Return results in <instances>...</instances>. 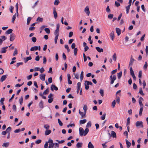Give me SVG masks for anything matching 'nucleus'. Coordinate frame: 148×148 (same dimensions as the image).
Segmentation results:
<instances>
[{
	"mask_svg": "<svg viewBox=\"0 0 148 148\" xmlns=\"http://www.w3.org/2000/svg\"><path fill=\"white\" fill-rule=\"evenodd\" d=\"M139 93H140L141 95L142 96H144L145 95V94L143 93L142 89L141 88H139Z\"/></svg>",
	"mask_w": 148,
	"mask_h": 148,
	"instance_id": "obj_30",
	"label": "nucleus"
},
{
	"mask_svg": "<svg viewBox=\"0 0 148 148\" xmlns=\"http://www.w3.org/2000/svg\"><path fill=\"white\" fill-rule=\"evenodd\" d=\"M116 77L115 75H114L112 76V75H111L110 77V84H113L114 82V81L116 79Z\"/></svg>",
	"mask_w": 148,
	"mask_h": 148,
	"instance_id": "obj_2",
	"label": "nucleus"
},
{
	"mask_svg": "<svg viewBox=\"0 0 148 148\" xmlns=\"http://www.w3.org/2000/svg\"><path fill=\"white\" fill-rule=\"evenodd\" d=\"M106 113H105L103 114V115L101 117V119L102 120H104L106 118Z\"/></svg>",
	"mask_w": 148,
	"mask_h": 148,
	"instance_id": "obj_49",
	"label": "nucleus"
},
{
	"mask_svg": "<svg viewBox=\"0 0 148 148\" xmlns=\"http://www.w3.org/2000/svg\"><path fill=\"white\" fill-rule=\"evenodd\" d=\"M77 48H74V55L75 56L77 55Z\"/></svg>",
	"mask_w": 148,
	"mask_h": 148,
	"instance_id": "obj_45",
	"label": "nucleus"
},
{
	"mask_svg": "<svg viewBox=\"0 0 148 148\" xmlns=\"http://www.w3.org/2000/svg\"><path fill=\"white\" fill-rule=\"evenodd\" d=\"M99 92L100 93L101 95V96L103 97V95H104V94H103L104 92H103V90H102V89H100V91H99Z\"/></svg>",
	"mask_w": 148,
	"mask_h": 148,
	"instance_id": "obj_53",
	"label": "nucleus"
},
{
	"mask_svg": "<svg viewBox=\"0 0 148 148\" xmlns=\"http://www.w3.org/2000/svg\"><path fill=\"white\" fill-rule=\"evenodd\" d=\"M54 145V143H49V148H53Z\"/></svg>",
	"mask_w": 148,
	"mask_h": 148,
	"instance_id": "obj_58",
	"label": "nucleus"
},
{
	"mask_svg": "<svg viewBox=\"0 0 148 148\" xmlns=\"http://www.w3.org/2000/svg\"><path fill=\"white\" fill-rule=\"evenodd\" d=\"M5 100V98H2L1 99L0 101V102L1 103V104L2 105H3V101H4Z\"/></svg>",
	"mask_w": 148,
	"mask_h": 148,
	"instance_id": "obj_64",
	"label": "nucleus"
},
{
	"mask_svg": "<svg viewBox=\"0 0 148 148\" xmlns=\"http://www.w3.org/2000/svg\"><path fill=\"white\" fill-rule=\"evenodd\" d=\"M82 143H78L76 145V147L77 148H79L82 147Z\"/></svg>",
	"mask_w": 148,
	"mask_h": 148,
	"instance_id": "obj_23",
	"label": "nucleus"
},
{
	"mask_svg": "<svg viewBox=\"0 0 148 148\" xmlns=\"http://www.w3.org/2000/svg\"><path fill=\"white\" fill-rule=\"evenodd\" d=\"M95 48L97 50L99 53L102 52H103V49L102 48H100L99 47H96Z\"/></svg>",
	"mask_w": 148,
	"mask_h": 148,
	"instance_id": "obj_17",
	"label": "nucleus"
},
{
	"mask_svg": "<svg viewBox=\"0 0 148 148\" xmlns=\"http://www.w3.org/2000/svg\"><path fill=\"white\" fill-rule=\"evenodd\" d=\"M64 47L65 48L67 49V52H69L70 51V49L69 48L68 45H64Z\"/></svg>",
	"mask_w": 148,
	"mask_h": 148,
	"instance_id": "obj_39",
	"label": "nucleus"
},
{
	"mask_svg": "<svg viewBox=\"0 0 148 148\" xmlns=\"http://www.w3.org/2000/svg\"><path fill=\"white\" fill-rule=\"evenodd\" d=\"M16 15H17L16 12L13 15L12 18V22L13 23L14 22V21L16 18Z\"/></svg>",
	"mask_w": 148,
	"mask_h": 148,
	"instance_id": "obj_29",
	"label": "nucleus"
},
{
	"mask_svg": "<svg viewBox=\"0 0 148 148\" xmlns=\"http://www.w3.org/2000/svg\"><path fill=\"white\" fill-rule=\"evenodd\" d=\"M143 107H141L140 108L139 112V115L140 116L142 115V112L143 110Z\"/></svg>",
	"mask_w": 148,
	"mask_h": 148,
	"instance_id": "obj_41",
	"label": "nucleus"
},
{
	"mask_svg": "<svg viewBox=\"0 0 148 148\" xmlns=\"http://www.w3.org/2000/svg\"><path fill=\"white\" fill-rule=\"evenodd\" d=\"M15 7L16 8V14H17V16H18V3H17L15 5Z\"/></svg>",
	"mask_w": 148,
	"mask_h": 148,
	"instance_id": "obj_28",
	"label": "nucleus"
},
{
	"mask_svg": "<svg viewBox=\"0 0 148 148\" xmlns=\"http://www.w3.org/2000/svg\"><path fill=\"white\" fill-rule=\"evenodd\" d=\"M23 98L22 97H21L19 101V103L20 105H21L23 103Z\"/></svg>",
	"mask_w": 148,
	"mask_h": 148,
	"instance_id": "obj_51",
	"label": "nucleus"
},
{
	"mask_svg": "<svg viewBox=\"0 0 148 148\" xmlns=\"http://www.w3.org/2000/svg\"><path fill=\"white\" fill-rule=\"evenodd\" d=\"M115 104H116L115 100H114L112 102V106L113 108L114 107Z\"/></svg>",
	"mask_w": 148,
	"mask_h": 148,
	"instance_id": "obj_59",
	"label": "nucleus"
},
{
	"mask_svg": "<svg viewBox=\"0 0 148 148\" xmlns=\"http://www.w3.org/2000/svg\"><path fill=\"white\" fill-rule=\"evenodd\" d=\"M38 49V47L35 46L32 47L30 49V51H36Z\"/></svg>",
	"mask_w": 148,
	"mask_h": 148,
	"instance_id": "obj_21",
	"label": "nucleus"
},
{
	"mask_svg": "<svg viewBox=\"0 0 148 148\" xmlns=\"http://www.w3.org/2000/svg\"><path fill=\"white\" fill-rule=\"evenodd\" d=\"M108 135L110 136V137L112 136L113 138H116V134L115 132L113 131H111V133L110 134L109 133H108Z\"/></svg>",
	"mask_w": 148,
	"mask_h": 148,
	"instance_id": "obj_5",
	"label": "nucleus"
},
{
	"mask_svg": "<svg viewBox=\"0 0 148 148\" xmlns=\"http://www.w3.org/2000/svg\"><path fill=\"white\" fill-rule=\"evenodd\" d=\"M79 114L81 115L82 118H84L86 117V113H85V112H81L80 110H79Z\"/></svg>",
	"mask_w": 148,
	"mask_h": 148,
	"instance_id": "obj_13",
	"label": "nucleus"
},
{
	"mask_svg": "<svg viewBox=\"0 0 148 148\" xmlns=\"http://www.w3.org/2000/svg\"><path fill=\"white\" fill-rule=\"evenodd\" d=\"M58 121L59 125L61 126H62L63 125V123L59 119H58Z\"/></svg>",
	"mask_w": 148,
	"mask_h": 148,
	"instance_id": "obj_52",
	"label": "nucleus"
},
{
	"mask_svg": "<svg viewBox=\"0 0 148 148\" xmlns=\"http://www.w3.org/2000/svg\"><path fill=\"white\" fill-rule=\"evenodd\" d=\"M130 73L132 76L134 75V71H133V70H132V68L131 66L130 67Z\"/></svg>",
	"mask_w": 148,
	"mask_h": 148,
	"instance_id": "obj_33",
	"label": "nucleus"
},
{
	"mask_svg": "<svg viewBox=\"0 0 148 148\" xmlns=\"http://www.w3.org/2000/svg\"><path fill=\"white\" fill-rule=\"evenodd\" d=\"M86 119H84L83 120H81L79 121V123L80 124H83L85 123L86 122Z\"/></svg>",
	"mask_w": 148,
	"mask_h": 148,
	"instance_id": "obj_31",
	"label": "nucleus"
},
{
	"mask_svg": "<svg viewBox=\"0 0 148 148\" xmlns=\"http://www.w3.org/2000/svg\"><path fill=\"white\" fill-rule=\"evenodd\" d=\"M50 126L48 124L45 125H44V127L46 130H48Z\"/></svg>",
	"mask_w": 148,
	"mask_h": 148,
	"instance_id": "obj_47",
	"label": "nucleus"
},
{
	"mask_svg": "<svg viewBox=\"0 0 148 148\" xmlns=\"http://www.w3.org/2000/svg\"><path fill=\"white\" fill-rule=\"evenodd\" d=\"M125 141L127 148H129L131 145V143L127 139L125 140Z\"/></svg>",
	"mask_w": 148,
	"mask_h": 148,
	"instance_id": "obj_22",
	"label": "nucleus"
},
{
	"mask_svg": "<svg viewBox=\"0 0 148 148\" xmlns=\"http://www.w3.org/2000/svg\"><path fill=\"white\" fill-rule=\"evenodd\" d=\"M8 48V47L7 46L5 47L2 48L1 49L0 52L1 53H5L6 51V49Z\"/></svg>",
	"mask_w": 148,
	"mask_h": 148,
	"instance_id": "obj_12",
	"label": "nucleus"
},
{
	"mask_svg": "<svg viewBox=\"0 0 148 148\" xmlns=\"http://www.w3.org/2000/svg\"><path fill=\"white\" fill-rule=\"evenodd\" d=\"M39 108L41 109L44 107L43 105V102L42 100H41L39 103L38 105Z\"/></svg>",
	"mask_w": 148,
	"mask_h": 148,
	"instance_id": "obj_14",
	"label": "nucleus"
},
{
	"mask_svg": "<svg viewBox=\"0 0 148 148\" xmlns=\"http://www.w3.org/2000/svg\"><path fill=\"white\" fill-rule=\"evenodd\" d=\"M9 145V143H5L3 144L2 145V146L3 147H8V146Z\"/></svg>",
	"mask_w": 148,
	"mask_h": 148,
	"instance_id": "obj_44",
	"label": "nucleus"
},
{
	"mask_svg": "<svg viewBox=\"0 0 148 148\" xmlns=\"http://www.w3.org/2000/svg\"><path fill=\"white\" fill-rule=\"evenodd\" d=\"M38 2L39 1L37 0L36 2H35L34 5L32 7V8H34L37 5L38 3Z\"/></svg>",
	"mask_w": 148,
	"mask_h": 148,
	"instance_id": "obj_63",
	"label": "nucleus"
},
{
	"mask_svg": "<svg viewBox=\"0 0 148 148\" xmlns=\"http://www.w3.org/2000/svg\"><path fill=\"white\" fill-rule=\"evenodd\" d=\"M51 89L52 91H53V89L55 90H57L58 88L55 85L53 84H52L51 87Z\"/></svg>",
	"mask_w": 148,
	"mask_h": 148,
	"instance_id": "obj_10",
	"label": "nucleus"
},
{
	"mask_svg": "<svg viewBox=\"0 0 148 148\" xmlns=\"http://www.w3.org/2000/svg\"><path fill=\"white\" fill-rule=\"evenodd\" d=\"M8 76L7 75H2L0 78V81L1 82H3L6 79Z\"/></svg>",
	"mask_w": 148,
	"mask_h": 148,
	"instance_id": "obj_9",
	"label": "nucleus"
},
{
	"mask_svg": "<svg viewBox=\"0 0 148 148\" xmlns=\"http://www.w3.org/2000/svg\"><path fill=\"white\" fill-rule=\"evenodd\" d=\"M81 83L80 82H78L77 84V92L78 94L79 92L80 89Z\"/></svg>",
	"mask_w": 148,
	"mask_h": 148,
	"instance_id": "obj_8",
	"label": "nucleus"
},
{
	"mask_svg": "<svg viewBox=\"0 0 148 148\" xmlns=\"http://www.w3.org/2000/svg\"><path fill=\"white\" fill-rule=\"evenodd\" d=\"M112 58L113 60L115 61L116 60V53H114L112 56Z\"/></svg>",
	"mask_w": 148,
	"mask_h": 148,
	"instance_id": "obj_37",
	"label": "nucleus"
},
{
	"mask_svg": "<svg viewBox=\"0 0 148 148\" xmlns=\"http://www.w3.org/2000/svg\"><path fill=\"white\" fill-rule=\"evenodd\" d=\"M84 11L88 16L89 15L90 12L89 8L88 6H86L84 9Z\"/></svg>",
	"mask_w": 148,
	"mask_h": 148,
	"instance_id": "obj_6",
	"label": "nucleus"
},
{
	"mask_svg": "<svg viewBox=\"0 0 148 148\" xmlns=\"http://www.w3.org/2000/svg\"><path fill=\"white\" fill-rule=\"evenodd\" d=\"M148 66L147 64V62H145V64L143 66V69L145 70H147V69Z\"/></svg>",
	"mask_w": 148,
	"mask_h": 148,
	"instance_id": "obj_40",
	"label": "nucleus"
},
{
	"mask_svg": "<svg viewBox=\"0 0 148 148\" xmlns=\"http://www.w3.org/2000/svg\"><path fill=\"white\" fill-rule=\"evenodd\" d=\"M84 78V72L83 71L81 72L80 75V79L81 81L82 82Z\"/></svg>",
	"mask_w": 148,
	"mask_h": 148,
	"instance_id": "obj_27",
	"label": "nucleus"
},
{
	"mask_svg": "<svg viewBox=\"0 0 148 148\" xmlns=\"http://www.w3.org/2000/svg\"><path fill=\"white\" fill-rule=\"evenodd\" d=\"M114 15L112 14H109L108 16V18L109 19H111L113 17Z\"/></svg>",
	"mask_w": 148,
	"mask_h": 148,
	"instance_id": "obj_57",
	"label": "nucleus"
},
{
	"mask_svg": "<svg viewBox=\"0 0 148 148\" xmlns=\"http://www.w3.org/2000/svg\"><path fill=\"white\" fill-rule=\"evenodd\" d=\"M83 109L84 111V112H85V113H86V111L88 109V107L86 105H85L84 106Z\"/></svg>",
	"mask_w": 148,
	"mask_h": 148,
	"instance_id": "obj_34",
	"label": "nucleus"
},
{
	"mask_svg": "<svg viewBox=\"0 0 148 148\" xmlns=\"http://www.w3.org/2000/svg\"><path fill=\"white\" fill-rule=\"evenodd\" d=\"M110 36L111 38L113 41L114 40V32L112 31L110 34Z\"/></svg>",
	"mask_w": 148,
	"mask_h": 148,
	"instance_id": "obj_18",
	"label": "nucleus"
},
{
	"mask_svg": "<svg viewBox=\"0 0 148 148\" xmlns=\"http://www.w3.org/2000/svg\"><path fill=\"white\" fill-rule=\"evenodd\" d=\"M15 50L14 51V52L13 53V56H15L16 55H17L18 53V52L17 51V49L16 48H15Z\"/></svg>",
	"mask_w": 148,
	"mask_h": 148,
	"instance_id": "obj_54",
	"label": "nucleus"
},
{
	"mask_svg": "<svg viewBox=\"0 0 148 148\" xmlns=\"http://www.w3.org/2000/svg\"><path fill=\"white\" fill-rule=\"evenodd\" d=\"M44 30L48 34H49L50 33V31L49 29L48 28H47L45 29Z\"/></svg>",
	"mask_w": 148,
	"mask_h": 148,
	"instance_id": "obj_38",
	"label": "nucleus"
},
{
	"mask_svg": "<svg viewBox=\"0 0 148 148\" xmlns=\"http://www.w3.org/2000/svg\"><path fill=\"white\" fill-rule=\"evenodd\" d=\"M14 9V8L13 6H10L9 9H10V12L11 13H13Z\"/></svg>",
	"mask_w": 148,
	"mask_h": 148,
	"instance_id": "obj_50",
	"label": "nucleus"
},
{
	"mask_svg": "<svg viewBox=\"0 0 148 148\" xmlns=\"http://www.w3.org/2000/svg\"><path fill=\"white\" fill-rule=\"evenodd\" d=\"M31 19L32 18L31 17H29L27 18V25H28Z\"/></svg>",
	"mask_w": 148,
	"mask_h": 148,
	"instance_id": "obj_48",
	"label": "nucleus"
},
{
	"mask_svg": "<svg viewBox=\"0 0 148 148\" xmlns=\"http://www.w3.org/2000/svg\"><path fill=\"white\" fill-rule=\"evenodd\" d=\"M53 14L54 15V16L55 19H56L58 17L57 13L56 10L55 8H53Z\"/></svg>",
	"mask_w": 148,
	"mask_h": 148,
	"instance_id": "obj_19",
	"label": "nucleus"
},
{
	"mask_svg": "<svg viewBox=\"0 0 148 148\" xmlns=\"http://www.w3.org/2000/svg\"><path fill=\"white\" fill-rule=\"evenodd\" d=\"M115 29L116 33H117L118 35H120L121 34V30L119 28L117 27Z\"/></svg>",
	"mask_w": 148,
	"mask_h": 148,
	"instance_id": "obj_20",
	"label": "nucleus"
},
{
	"mask_svg": "<svg viewBox=\"0 0 148 148\" xmlns=\"http://www.w3.org/2000/svg\"><path fill=\"white\" fill-rule=\"evenodd\" d=\"M122 75V72L121 71L119 73H118L117 76L118 79H120Z\"/></svg>",
	"mask_w": 148,
	"mask_h": 148,
	"instance_id": "obj_42",
	"label": "nucleus"
},
{
	"mask_svg": "<svg viewBox=\"0 0 148 148\" xmlns=\"http://www.w3.org/2000/svg\"><path fill=\"white\" fill-rule=\"evenodd\" d=\"M136 127L143 128V122L142 121H137L136 123Z\"/></svg>",
	"mask_w": 148,
	"mask_h": 148,
	"instance_id": "obj_3",
	"label": "nucleus"
},
{
	"mask_svg": "<svg viewBox=\"0 0 148 148\" xmlns=\"http://www.w3.org/2000/svg\"><path fill=\"white\" fill-rule=\"evenodd\" d=\"M85 82H86L87 84V85H92L93 84L91 82H90L87 81H86Z\"/></svg>",
	"mask_w": 148,
	"mask_h": 148,
	"instance_id": "obj_55",
	"label": "nucleus"
},
{
	"mask_svg": "<svg viewBox=\"0 0 148 148\" xmlns=\"http://www.w3.org/2000/svg\"><path fill=\"white\" fill-rule=\"evenodd\" d=\"M88 148H94V146L91 142H90L88 144Z\"/></svg>",
	"mask_w": 148,
	"mask_h": 148,
	"instance_id": "obj_25",
	"label": "nucleus"
},
{
	"mask_svg": "<svg viewBox=\"0 0 148 148\" xmlns=\"http://www.w3.org/2000/svg\"><path fill=\"white\" fill-rule=\"evenodd\" d=\"M45 74H41L40 75V79L42 81H44L45 80Z\"/></svg>",
	"mask_w": 148,
	"mask_h": 148,
	"instance_id": "obj_15",
	"label": "nucleus"
},
{
	"mask_svg": "<svg viewBox=\"0 0 148 148\" xmlns=\"http://www.w3.org/2000/svg\"><path fill=\"white\" fill-rule=\"evenodd\" d=\"M142 101H143V99L142 97H140L139 99L138 102L140 106L143 107V104L142 103Z\"/></svg>",
	"mask_w": 148,
	"mask_h": 148,
	"instance_id": "obj_11",
	"label": "nucleus"
},
{
	"mask_svg": "<svg viewBox=\"0 0 148 148\" xmlns=\"http://www.w3.org/2000/svg\"><path fill=\"white\" fill-rule=\"evenodd\" d=\"M49 91V89L48 88L46 89L43 92L44 95H47L48 94Z\"/></svg>",
	"mask_w": 148,
	"mask_h": 148,
	"instance_id": "obj_35",
	"label": "nucleus"
},
{
	"mask_svg": "<svg viewBox=\"0 0 148 148\" xmlns=\"http://www.w3.org/2000/svg\"><path fill=\"white\" fill-rule=\"evenodd\" d=\"M13 31V30L12 29H9L7 30L6 32V33L7 34H12V33Z\"/></svg>",
	"mask_w": 148,
	"mask_h": 148,
	"instance_id": "obj_32",
	"label": "nucleus"
},
{
	"mask_svg": "<svg viewBox=\"0 0 148 148\" xmlns=\"http://www.w3.org/2000/svg\"><path fill=\"white\" fill-rule=\"evenodd\" d=\"M134 59L133 58V57L132 56H131L130 59V62L129 63V66H131L132 65L133 63H134Z\"/></svg>",
	"mask_w": 148,
	"mask_h": 148,
	"instance_id": "obj_16",
	"label": "nucleus"
},
{
	"mask_svg": "<svg viewBox=\"0 0 148 148\" xmlns=\"http://www.w3.org/2000/svg\"><path fill=\"white\" fill-rule=\"evenodd\" d=\"M60 3L59 0H55L54 2V4L55 5H58Z\"/></svg>",
	"mask_w": 148,
	"mask_h": 148,
	"instance_id": "obj_46",
	"label": "nucleus"
},
{
	"mask_svg": "<svg viewBox=\"0 0 148 148\" xmlns=\"http://www.w3.org/2000/svg\"><path fill=\"white\" fill-rule=\"evenodd\" d=\"M43 21V18L40 17H38L36 19V21H37L38 23L39 22H42Z\"/></svg>",
	"mask_w": 148,
	"mask_h": 148,
	"instance_id": "obj_26",
	"label": "nucleus"
},
{
	"mask_svg": "<svg viewBox=\"0 0 148 148\" xmlns=\"http://www.w3.org/2000/svg\"><path fill=\"white\" fill-rule=\"evenodd\" d=\"M84 86L85 87V88L86 90H87L89 88V85H87V83L86 82H85V81Z\"/></svg>",
	"mask_w": 148,
	"mask_h": 148,
	"instance_id": "obj_43",
	"label": "nucleus"
},
{
	"mask_svg": "<svg viewBox=\"0 0 148 148\" xmlns=\"http://www.w3.org/2000/svg\"><path fill=\"white\" fill-rule=\"evenodd\" d=\"M60 28V25L59 24H58L56 25V29L55 30L54 32V34L55 35L59 36V30Z\"/></svg>",
	"mask_w": 148,
	"mask_h": 148,
	"instance_id": "obj_4",
	"label": "nucleus"
},
{
	"mask_svg": "<svg viewBox=\"0 0 148 148\" xmlns=\"http://www.w3.org/2000/svg\"><path fill=\"white\" fill-rule=\"evenodd\" d=\"M15 37V35L14 34L12 33L10 34V40L11 41H13Z\"/></svg>",
	"mask_w": 148,
	"mask_h": 148,
	"instance_id": "obj_7",
	"label": "nucleus"
},
{
	"mask_svg": "<svg viewBox=\"0 0 148 148\" xmlns=\"http://www.w3.org/2000/svg\"><path fill=\"white\" fill-rule=\"evenodd\" d=\"M130 6L128 5L126 7V13L127 14H128L129 13V11L130 9Z\"/></svg>",
	"mask_w": 148,
	"mask_h": 148,
	"instance_id": "obj_56",
	"label": "nucleus"
},
{
	"mask_svg": "<svg viewBox=\"0 0 148 148\" xmlns=\"http://www.w3.org/2000/svg\"><path fill=\"white\" fill-rule=\"evenodd\" d=\"M55 36H56L55 38L54 41H55V43L56 44L57 43V41L59 36H58V35L57 36L55 35Z\"/></svg>",
	"mask_w": 148,
	"mask_h": 148,
	"instance_id": "obj_60",
	"label": "nucleus"
},
{
	"mask_svg": "<svg viewBox=\"0 0 148 148\" xmlns=\"http://www.w3.org/2000/svg\"><path fill=\"white\" fill-rule=\"evenodd\" d=\"M79 134L81 136H85L87 135L89 132V130L88 128H86L84 131L82 127H80L79 129Z\"/></svg>",
	"mask_w": 148,
	"mask_h": 148,
	"instance_id": "obj_1",
	"label": "nucleus"
},
{
	"mask_svg": "<svg viewBox=\"0 0 148 148\" xmlns=\"http://www.w3.org/2000/svg\"><path fill=\"white\" fill-rule=\"evenodd\" d=\"M11 127H9L7 128L5 131L7 132V133H10V132L11 130Z\"/></svg>",
	"mask_w": 148,
	"mask_h": 148,
	"instance_id": "obj_36",
	"label": "nucleus"
},
{
	"mask_svg": "<svg viewBox=\"0 0 148 148\" xmlns=\"http://www.w3.org/2000/svg\"><path fill=\"white\" fill-rule=\"evenodd\" d=\"M115 5L117 7H118L120 6V4L117 1H115Z\"/></svg>",
	"mask_w": 148,
	"mask_h": 148,
	"instance_id": "obj_61",
	"label": "nucleus"
},
{
	"mask_svg": "<svg viewBox=\"0 0 148 148\" xmlns=\"http://www.w3.org/2000/svg\"><path fill=\"white\" fill-rule=\"evenodd\" d=\"M91 126V123L90 121L88 122L86 125V127H90Z\"/></svg>",
	"mask_w": 148,
	"mask_h": 148,
	"instance_id": "obj_62",
	"label": "nucleus"
},
{
	"mask_svg": "<svg viewBox=\"0 0 148 148\" xmlns=\"http://www.w3.org/2000/svg\"><path fill=\"white\" fill-rule=\"evenodd\" d=\"M51 132V131L50 130H46L45 132V135L46 136L50 134Z\"/></svg>",
	"mask_w": 148,
	"mask_h": 148,
	"instance_id": "obj_24",
	"label": "nucleus"
}]
</instances>
